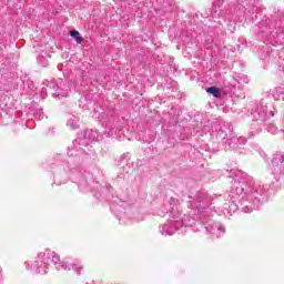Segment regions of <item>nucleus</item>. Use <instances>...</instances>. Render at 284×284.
Returning a JSON list of instances; mask_svg holds the SVG:
<instances>
[{"instance_id":"obj_1","label":"nucleus","mask_w":284,"mask_h":284,"mask_svg":"<svg viewBox=\"0 0 284 284\" xmlns=\"http://www.w3.org/2000/svg\"><path fill=\"white\" fill-rule=\"evenodd\" d=\"M205 92H207V94H212L213 97H215V99H221V89H219L217 87L206 88Z\"/></svg>"},{"instance_id":"obj_3","label":"nucleus","mask_w":284,"mask_h":284,"mask_svg":"<svg viewBox=\"0 0 284 284\" xmlns=\"http://www.w3.org/2000/svg\"><path fill=\"white\" fill-rule=\"evenodd\" d=\"M53 258H55V261H59V255H53Z\"/></svg>"},{"instance_id":"obj_2","label":"nucleus","mask_w":284,"mask_h":284,"mask_svg":"<svg viewBox=\"0 0 284 284\" xmlns=\"http://www.w3.org/2000/svg\"><path fill=\"white\" fill-rule=\"evenodd\" d=\"M70 34L77 41V43H82L83 42V37L80 36L81 33H79V31L71 30Z\"/></svg>"}]
</instances>
